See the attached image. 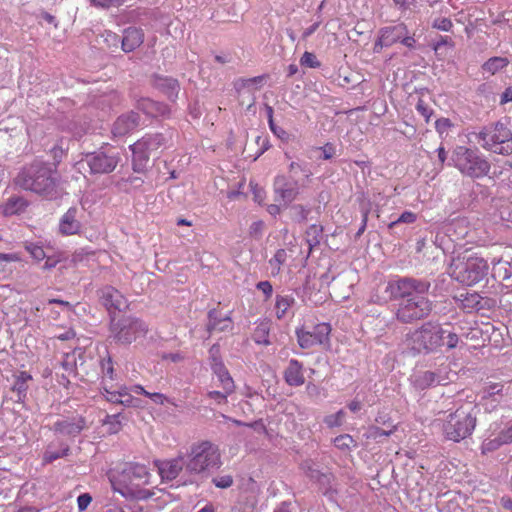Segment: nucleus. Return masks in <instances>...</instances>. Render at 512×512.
<instances>
[{
	"label": "nucleus",
	"instance_id": "58836bf2",
	"mask_svg": "<svg viewBox=\"0 0 512 512\" xmlns=\"http://www.w3.org/2000/svg\"><path fill=\"white\" fill-rule=\"evenodd\" d=\"M270 326L267 322L258 324L253 332L252 338L256 344L268 346L271 344L269 340Z\"/></svg>",
	"mask_w": 512,
	"mask_h": 512
},
{
	"label": "nucleus",
	"instance_id": "7c9ffc66",
	"mask_svg": "<svg viewBox=\"0 0 512 512\" xmlns=\"http://www.w3.org/2000/svg\"><path fill=\"white\" fill-rule=\"evenodd\" d=\"M506 434L504 430H501L497 435L491 434L487 438H485L481 445V450L483 454L493 452L500 448L502 445L510 444L509 441H506Z\"/></svg>",
	"mask_w": 512,
	"mask_h": 512
},
{
	"label": "nucleus",
	"instance_id": "864d4df0",
	"mask_svg": "<svg viewBox=\"0 0 512 512\" xmlns=\"http://www.w3.org/2000/svg\"><path fill=\"white\" fill-rule=\"evenodd\" d=\"M26 250L37 261H41L46 257L45 251L42 246L36 243H29L26 245Z\"/></svg>",
	"mask_w": 512,
	"mask_h": 512
},
{
	"label": "nucleus",
	"instance_id": "e2e57ef3",
	"mask_svg": "<svg viewBox=\"0 0 512 512\" xmlns=\"http://www.w3.org/2000/svg\"><path fill=\"white\" fill-rule=\"evenodd\" d=\"M92 501V497L89 493H83V494H80L77 498V505H78V509L79 511H84L87 509V507L90 505Z\"/></svg>",
	"mask_w": 512,
	"mask_h": 512
},
{
	"label": "nucleus",
	"instance_id": "f3484780",
	"mask_svg": "<svg viewBox=\"0 0 512 512\" xmlns=\"http://www.w3.org/2000/svg\"><path fill=\"white\" fill-rule=\"evenodd\" d=\"M86 428V420L79 415L58 419L51 430L56 434L67 437H76Z\"/></svg>",
	"mask_w": 512,
	"mask_h": 512
},
{
	"label": "nucleus",
	"instance_id": "603ef678",
	"mask_svg": "<svg viewBox=\"0 0 512 512\" xmlns=\"http://www.w3.org/2000/svg\"><path fill=\"white\" fill-rule=\"evenodd\" d=\"M300 64L309 68H319L321 66L320 61L317 60L316 56L311 52H304L300 58Z\"/></svg>",
	"mask_w": 512,
	"mask_h": 512
},
{
	"label": "nucleus",
	"instance_id": "69168bd1",
	"mask_svg": "<svg viewBox=\"0 0 512 512\" xmlns=\"http://www.w3.org/2000/svg\"><path fill=\"white\" fill-rule=\"evenodd\" d=\"M450 126L451 122L448 118H440L435 122V129L440 135L446 133Z\"/></svg>",
	"mask_w": 512,
	"mask_h": 512
},
{
	"label": "nucleus",
	"instance_id": "5fc2aeb1",
	"mask_svg": "<svg viewBox=\"0 0 512 512\" xmlns=\"http://www.w3.org/2000/svg\"><path fill=\"white\" fill-rule=\"evenodd\" d=\"M212 483L217 487L221 489H226L232 486L233 484V477L231 475H218L215 476L212 479Z\"/></svg>",
	"mask_w": 512,
	"mask_h": 512
},
{
	"label": "nucleus",
	"instance_id": "e433bc0d",
	"mask_svg": "<svg viewBox=\"0 0 512 512\" xmlns=\"http://www.w3.org/2000/svg\"><path fill=\"white\" fill-rule=\"evenodd\" d=\"M295 299L291 295H277L275 302V311L278 319L285 317L288 309L294 304Z\"/></svg>",
	"mask_w": 512,
	"mask_h": 512
},
{
	"label": "nucleus",
	"instance_id": "052dcab7",
	"mask_svg": "<svg viewBox=\"0 0 512 512\" xmlns=\"http://www.w3.org/2000/svg\"><path fill=\"white\" fill-rule=\"evenodd\" d=\"M256 288L265 295V300H268L273 294V287L269 281L258 282Z\"/></svg>",
	"mask_w": 512,
	"mask_h": 512
},
{
	"label": "nucleus",
	"instance_id": "a878e982",
	"mask_svg": "<svg viewBox=\"0 0 512 512\" xmlns=\"http://www.w3.org/2000/svg\"><path fill=\"white\" fill-rule=\"evenodd\" d=\"M284 379L289 386H301L305 382L303 365L296 359H291L284 371Z\"/></svg>",
	"mask_w": 512,
	"mask_h": 512
},
{
	"label": "nucleus",
	"instance_id": "5701e85b",
	"mask_svg": "<svg viewBox=\"0 0 512 512\" xmlns=\"http://www.w3.org/2000/svg\"><path fill=\"white\" fill-rule=\"evenodd\" d=\"M144 42V32L138 27H128L123 30L121 49L125 53L136 50Z\"/></svg>",
	"mask_w": 512,
	"mask_h": 512
},
{
	"label": "nucleus",
	"instance_id": "20e7f679",
	"mask_svg": "<svg viewBox=\"0 0 512 512\" xmlns=\"http://www.w3.org/2000/svg\"><path fill=\"white\" fill-rule=\"evenodd\" d=\"M469 139L492 153L500 155L512 153V132L506 124L500 121L470 132Z\"/></svg>",
	"mask_w": 512,
	"mask_h": 512
},
{
	"label": "nucleus",
	"instance_id": "6e6552de",
	"mask_svg": "<svg viewBox=\"0 0 512 512\" xmlns=\"http://www.w3.org/2000/svg\"><path fill=\"white\" fill-rule=\"evenodd\" d=\"M447 330L438 322L428 321L407 335L408 346L416 353H430L444 345Z\"/></svg>",
	"mask_w": 512,
	"mask_h": 512
},
{
	"label": "nucleus",
	"instance_id": "13d9d810",
	"mask_svg": "<svg viewBox=\"0 0 512 512\" xmlns=\"http://www.w3.org/2000/svg\"><path fill=\"white\" fill-rule=\"evenodd\" d=\"M233 392H226V390L223 391H209L207 393V396L213 400H215L218 404H226L227 403V397L232 394Z\"/></svg>",
	"mask_w": 512,
	"mask_h": 512
},
{
	"label": "nucleus",
	"instance_id": "c9c22d12",
	"mask_svg": "<svg viewBox=\"0 0 512 512\" xmlns=\"http://www.w3.org/2000/svg\"><path fill=\"white\" fill-rule=\"evenodd\" d=\"M302 468L305 474L313 481L320 484H326L330 481V475L322 473L312 462L306 461Z\"/></svg>",
	"mask_w": 512,
	"mask_h": 512
},
{
	"label": "nucleus",
	"instance_id": "f03ea898",
	"mask_svg": "<svg viewBox=\"0 0 512 512\" xmlns=\"http://www.w3.org/2000/svg\"><path fill=\"white\" fill-rule=\"evenodd\" d=\"M151 474L147 467L139 463H125L112 469L108 478L112 490L126 499L143 500L150 496L145 486L150 483Z\"/></svg>",
	"mask_w": 512,
	"mask_h": 512
},
{
	"label": "nucleus",
	"instance_id": "de8ad7c7",
	"mask_svg": "<svg viewBox=\"0 0 512 512\" xmlns=\"http://www.w3.org/2000/svg\"><path fill=\"white\" fill-rule=\"evenodd\" d=\"M345 418V412L343 410H339L334 414H330L324 417L323 422L329 428L340 427Z\"/></svg>",
	"mask_w": 512,
	"mask_h": 512
},
{
	"label": "nucleus",
	"instance_id": "393cba45",
	"mask_svg": "<svg viewBox=\"0 0 512 512\" xmlns=\"http://www.w3.org/2000/svg\"><path fill=\"white\" fill-rule=\"evenodd\" d=\"M407 34L408 29L404 23L383 27L379 30L381 42L384 43L386 47H390L394 43L400 41V39Z\"/></svg>",
	"mask_w": 512,
	"mask_h": 512
},
{
	"label": "nucleus",
	"instance_id": "c85d7f7f",
	"mask_svg": "<svg viewBox=\"0 0 512 512\" xmlns=\"http://www.w3.org/2000/svg\"><path fill=\"white\" fill-rule=\"evenodd\" d=\"M32 379L31 375L26 371H21L15 378L12 391L17 394L16 402L24 403L27 397L28 381Z\"/></svg>",
	"mask_w": 512,
	"mask_h": 512
},
{
	"label": "nucleus",
	"instance_id": "f257e3e1",
	"mask_svg": "<svg viewBox=\"0 0 512 512\" xmlns=\"http://www.w3.org/2000/svg\"><path fill=\"white\" fill-rule=\"evenodd\" d=\"M431 284L426 279L395 276L387 282L385 292L393 300L401 299L395 312L396 319L410 324L428 317L433 309L427 297Z\"/></svg>",
	"mask_w": 512,
	"mask_h": 512
},
{
	"label": "nucleus",
	"instance_id": "9d476101",
	"mask_svg": "<svg viewBox=\"0 0 512 512\" xmlns=\"http://www.w3.org/2000/svg\"><path fill=\"white\" fill-rule=\"evenodd\" d=\"M148 327L140 319L123 317L111 326V336L120 344H130L140 337H144Z\"/></svg>",
	"mask_w": 512,
	"mask_h": 512
},
{
	"label": "nucleus",
	"instance_id": "49530a36",
	"mask_svg": "<svg viewBox=\"0 0 512 512\" xmlns=\"http://www.w3.org/2000/svg\"><path fill=\"white\" fill-rule=\"evenodd\" d=\"M69 451L70 449L67 445H64L60 450H52L48 448L44 453L43 460L45 463H51L59 458L67 456Z\"/></svg>",
	"mask_w": 512,
	"mask_h": 512
},
{
	"label": "nucleus",
	"instance_id": "39448f33",
	"mask_svg": "<svg viewBox=\"0 0 512 512\" xmlns=\"http://www.w3.org/2000/svg\"><path fill=\"white\" fill-rule=\"evenodd\" d=\"M447 165L473 179L487 176L491 169L490 162L477 148L461 145L453 149Z\"/></svg>",
	"mask_w": 512,
	"mask_h": 512
},
{
	"label": "nucleus",
	"instance_id": "774afa93",
	"mask_svg": "<svg viewBox=\"0 0 512 512\" xmlns=\"http://www.w3.org/2000/svg\"><path fill=\"white\" fill-rule=\"evenodd\" d=\"M319 150L322 152L321 158L324 160L331 159L335 154V147L330 143H327L323 147H320Z\"/></svg>",
	"mask_w": 512,
	"mask_h": 512
},
{
	"label": "nucleus",
	"instance_id": "dca6fc26",
	"mask_svg": "<svg viewBox=\"0 0 512 512\" xmlns=\"http://www.w3.org/2000/svg\"><path fill=\"white\" fill-rule=\"evenodd\" d=\"M508 394V388L501 382H485L482 388L481 404L486 411L495 410Z\"/></svg>",
	"mask_w": 512,
	"mask_h": 512
},
{
	"label": "nucleus",
	"instance_id": "f8f14e48",
	"mask_svg": "<svg viewBox=\"0 0 512 512\" xmlns=\"http://www.w3.org/2000/svg\"><path fill=\"white\" fill-rule=\"evenodd\" d=\"M331 326L328 323H319L311 330L304 328L296 330L299 346L302 349H311L314 346H329Z\"/></svg>",
	"mask_w": 512,
	"mask_h": 512
},
{
	"label": "nucleus",
	"instance_id": "2f4dec72",
	"mask_svg": "<svg viewBox=\"0 0 512 512\" xmlns=\"http://www.w3.org/2000/svg\"><path fill=\"white\" fill-rule=\"evenodd\" d=\"M509 63L510 61L508 58L495 56L485 61L481 66V70L483 74L487 73L488 75H495L496 73L505 69Z\"/></svg>",
	"mask_w": 512,
	"mask_h": 512
},
{
	"label": "nucleus",
	"instance_id": "423d86ee",
	"mask_svg": "<svg viewBox=\"0 0 512 512\" xmlns=\"http://www.w3.org/2000/svg\"><path fill=\"white\" fill-rule=\"evenodd\" d=\"M443 422L442 430L446 439L459 442L470 436L476 426L474 408L460 407L456 411L437 418Z\"/></svg>",
	"mask_w": 512,
	"mask_h": 512
},
{
	"label": "nucleus",
	"instance_id": "c756f323",
	"mask_svg": "<svg viewBox=\"0 0 512 512\" xmlns=\"http://www.w3.org/2000/svg\"><path fill=\"white\" fill-rule=\"evenodd\" d=\"M208 319L207 329L210 333L215 331L222 332L231 329V319L228 316L219 318L216 310L209 311Z\"/></svg>",
	"mask_w": 512,
	"mask_h": 512
},
{
	"label": "nucleus",
	"instance_id": "ddd939ff",
	"mask_svg": "<svg viewBox=\"0 0 512 512\" xmlns=\"http://www.w3.org/2000/svg\"><path fill=\"white\" fill-rule=\"evenodd\" d=\"M119 153L113 149L100 150L86 155L85 162L92 173H111L118 165Z\"/></svg>",
	"mask_w": 512,
	"mask_h": 512
},
{
	"label": "nucleus",
	"instance_id": "bb28decb",
	"mask_svg": "<svg viewBox=\"0 0 512 512\" xmlns=\"http://www.w3.org/2000/svg\"><path fill=\"white\" fill-rule=\"evenodd\" d=\"M130 149L132 151L133 170L138 173L143 172L146 169L152 154L140 145L139 140L131 145Z\"/></svg>",
	"mask_w": 512,
	"mask_h": 512
},
{
	"label": "nucleus",
	"instance_id": "37998d69",
	"mask_svg": "<svg viewBox=\"0 0 512 512\" xmlns=\"http://www.w3.org/2000/svg\"><path fill=\"white\" fill-rule=\"evenodd\" d=\"M322 236V227L311 225L306 231L307 243L310 248L318 245Z\"/></svg>",
	"mask_w": 512,
	"mask_h": 512
},
{
	"label": "nucleus",
	"instance_id": "4468645a",
	"mask_svg": "<svg viewBox=\"0 0 512 512\" xmlns=\"http://www.w3.org/2000/svg\"><path fill=\"white\" fill-rule=\"evenodd\" d=\"M275 201L287 207L299 194V181L283 174L274 178Z\"/></svg>",
	"mask_w": 512,
	"mask_h": 512
},
{
	"label": "nucleus",
	"instance_id": "0e129e2a",
	"mask_svg": "<svg viewBox=\"0 0 512 512\" xmlns=\"http://www.w3.org/2000/svg\"><path fill=\"white\" fill-rule=\"evenodd\" d=\"M209 360L210 366L212 367L215 363H223L220 357V347L218 345H213L209 349Z\"/></svg>",
	"mask_w": 512,
	"mask_h": 512
},
{
	"label": "nucleus",
	"instance_id": "c03bdc74",
	"mask_svg": "<svg viewBox=\"0 0 512 512\" xmlns=\"http://www.w3.org/2000/svg\"><path fill=\"white\" fill-rule=\"evenodd\" d=\"M287 253L284 249L276 251L275 255L269 260L272 268V274L277 275L280 272L281 265L286 261Z\"/></svg>",
	"mask_w": 512,
	"mask_h": 512
},
{
	"label": "nucleus",
	"instance_id": "6e6d98bb",
	"mask_svg": "<svg viewBox=\"0 0 512 512\" xmlns=\"http://www.w3.org/2000/svg\"><path fill=\"white\" fill-rule=\"evenodd\" d=\"M91 5L103 9H108L110 7H118L124 3V0H89Z\"/></svg>",
	"mask_w": 512,
	"mask_h": 512
},
{
	"label": "nucleus",
	"instance_id": "9b49d317",
	"mask_svg": "<svg viewBox=\"0 0 512 512\" xmlns=\"http://www.w3.org/2000/svg\"><path fill=\"white\" fill-rule=\"evenodd\" d=\"M467 233L468 228L466 219H455L444 225L442 231H438L436 233L433 243L443 252H447L451 247V243L466 237Z\"/></svg>",
	"mask_w": 512,
	"mask_h": 512
},
{
	"label": "nucleus",
	"instance_id": "4be33fe9",
	"mask_svg": "<svg viewBox=\"0 0 512 512\" xmlns=\"http://www.w3.org/2000/svg\"><path fill=\"white\" fill-rule=\"evenodd\" d=\"M152 85L154 88L166 95L169 100L174 102L177 99L180 85L176 79L154 74L152 76Z\"/></svg>",
	"mask_w": 512,
	"mask_h": 512
},
{
	"label": "nucleus",
	"instance_id": "7ed1b4c3",
	"mask_svg": "<svg viewBox=\"0 0 512 512\" xmlns=\"http://www.w3.org/2000/svg\"><path fill=\"white\" fill-rule=\"evenodd\" d=\"M56 182L50 166L39 160L23 167L15 178V184L20 188L44 196L53 195Z\"/></svg>",
	"mask_w": 512,
	"mask_h": 512
},
{
	"label": "nucleus",
	"instance_id": "8fccbe9b",
	"mask_svg": "<svg viewBox=\"0 0 512 512\" xmlns=\"http://www.w3.org/2000/svg\"><path fill=\"white\" fill-rule=\"evenodd\" d=\"M433 372L436 374L437 380H441L440 385H446L448 382L452 381L451 375L456 376V373L449 369V365H441L436 370H433Z\"/></svg>",
	"mask_w": 512,
	"mask_h": 512
},
{
	"label": "nucleus",
	"instance_id": "cd10ccee",
	"mask_svg": "<svg viewBox=\"0 0 512 512\" xmlns=\"http://www.w3.org/2000/svg\"><path fill=\"white\" fill-rule=\"evenodd\" d=\"M213 373L216 375L220 386L223 390H226V392H234L235 390V384L230 376L228 370L226 369L224 363H215L211 367Z\"/></svg>",
	"mask_w": 512,
	"mask_h": 512
},
{
	"label": "nucleus",
	"instance_id": "412c9836",
	"mask_svg": "<svg viewBox=\"0 0 512 512\" xmlns=\"http://www.w3.org/2000/svg\"><path fill=\"white\" fill-rule=\"evenodd\" d=\"M99 297L101 303L107 310L121 311L127 306L124 296L112 286H105L99 290Z\"/></svg>",
	"mask_w": 512,
	"mask_h": 512
},
{
	"label": "nucleus",
	"instance_id": "338daca9",
	"mask_svg": "<svg viewBox=\"0 0 512 512\" xmlns=\"http://www.w3.org/2000/svg\"><path fill=\"white\" fill-rule=\"evenodd\" d=\"M148 398H150L155 404L164 405L166 403H170L174 405V402L162 393H149Z\"/></svg>",
	"mask_w": 512,
	"mask_h": 512
},
{
	"label": "nucleus",
	"instance_id": "79ce46f5",
	"mask_svg": "<svg viewBox=\"0 0 512 512\" xmlns=\"http://www.w3.org/2000/svg\"><path fill=\"white\" fill-rule=\"evenodd\" d=\"M333 443L336 448L341 451H349L352 447H356V441L349 434L339 435L334 438Z\"/></svg>",
	"mask_w": 512,
	"mask_h": 512
},
{
	"label": "nucleus",
	"instance_id": "a18cd8bd",
	"mask_svg": "<svg viewBox=\"0 0 512 512\" xmlns=\"http://www.w3.org/2000/svg\"><path fill=\"white\" fill-rule=\"evenodd\" d=\"M483 300L484 298L480 296L478 293H471L466 295L463 301V305L466 308L480 310L485 307V304L482 303Z\"/></svg>",
	"mask_w": 512,
	"mask_h": 512
},
{
	"label": "nucleus",
	"instance_id": "72a5a7b5",
	"mask_svg": "<svg viewBox=\"0 0 512 512\" xmlns=\"http://www.w3.org/2000/svg\"><path fill=\"white\" fill-rule=\"evenodd\" d=\"M27 207V201L22 197H10L3 206V212L6 216L15 215L23 212Z\"/></svg>",
	"mask_w": 512,
	"mask_h": 512
},
{
	"label": "nucleus",
	"instance_id": "a19ab883",
	"mask_svg": "<svg viewBox=\"0 0 512 512\" xmlns=\"http://www.w3.org/2000/svg\"><path fill=\"white\" fill-rule=\"evenodd\" d=\"M101 373H102V386H104V382L108 384H113L115 380V372L114 366L112 363V359L110 357L103 358L100 361Z\"/></svg>",
	"mask_w": 512,
	"mask_h": 512
},
{
	"label": "nucleus",
	"instance_id": "bf43d9fd",
	"mask_svg": "<svg viewBox=\"0 0 512 512\" xmlns=\"http://www.w3.org/2000/svg\"><path fill=\"white\" fill-rule=\"evenodd\" d=\"M391 434V431H386L380 427L373 426L369 429L368 438L379 440L381 437H387Z\"/></svg>",
	"mask_w": 512,
	"mask_h": 512
},
{
	"label": "nucleus",
	"instance_id": "ea45409f",
	"mask_svg": "<svg viewBox=\"0 0 512 512\" xmlns=\"http://www.w3.org/2000/svg\"><path fill=\"white\" fill-rule=\"evenodd\" d=\"M122 388L123 386H119L117 384H108L104 382V386H102L101 389L107 401L119 404V402L121 401L120 398L121 396H123Z\"/></svg>",
	"mask_w": 512,
	"mask_h": 512
},
{
	"label": "nucleus",
	"instance_id": "0eeeda50",
	"mask_svg": "<svg viewBox=\"0 0 512 512\" xmlns=\"http://www.w3.org/2000/svg\"><path fill=\"white\" fill-rule=\"evenodd\" d=\"M488 272L487 261L478 256H458L453 258L448 274L457 282L471 286L481 281Z\"/></svg>",
	"mask_w": 512,
	"mask_h": 512
},
{
	"label": "nucleus",
	"instance_id": "473e14b6",
	"mask_svg": "<svg viewBox=\"0 0 512 512\" xmlns=\"http://www.w3.org/2000/svg\"><path fill=\"white\" fill-rule=\"evenodd\" d=\"M264 80V75L252 78H239L235 81L234 86L235 89L239 92L245 89H247L249 92H252L260 88L263 85Z\"/></svg>",
	"mask_w": 512,
	"mask_h": 512
},
{
	"label": "nucleus",
	"instance_id": "b1692460",
	"mask_svg": "<svg viewBox=\"0 0 512 512\" xmlns=\"http://www.w3.org/2000/svg\"><path fill=\"white\" fill-rule=\"evenodd\" d=\"M137 108L150 117H168L171 114V108L162 103L149 98H143L138 101Z\"/></svg>",
	"mask_w": 512,
	"mask_h": 512
},
{
	"label": "nucleus",
	"instance_id": "2eb2a0df",
	"mask_svg": "<svg viewBox=\"0 0 512 512\" xmlns=\"http://www.w3.org/2000/svg\"><path fill=\"white\" fill-rule=\"evenodd\" d=\"M85 209L83 206L70 207L59 220V233L63 236L77 235L83 228Z\"/></svg>",
	"mask_w": 512,
	"mask_h": 512
},
{
	"label": "nucleus",
	"instance_id": "4d7b16f0",
	"mask_svg": "<svg viewBox=\"0 0 512 512\" xmlns=\"http://www.w3.org/2000/svg\"><path fill=\"white\" fill-rule=\"evenodd\" d=\"M432 26L435 29L447 32V31H450V29L452 28L453 24H452V21L449 18L440 17V18H436L433 21Z\"/></svg>",
	"mask_w": 512,
	"mask_h": 512
},
{
	"label": "nucleus",
	"instance_id": "680f3d73",
	"mask_svg": "<svg viewBox=\"0 0 512 512\" xmlns=\"http://www.w3.org/2000/svg\"><path fill=\"white\" fill-rule=\"evenodd\" d=\"M416 110L418 113L425 118V121L428 122L432 115V110L426 105L423 100H419L416 104Z\"/></svg>",
	"mask_w": 512,
	"mask_h": 512
},
{
	"label": "nucleus",
	"instance_id": "09e8293b",
	"mask_svg": "<svg viewBox=\"0 0 512 512\" xmlns=\"http://www.w3.org/2000/svg\"><path fill=\"white\" fill-rule=\"evenodd\" d=\"M120 413L113 415H106L103 419V425L108 426V432L110 434L117 433L121 428V422L119 420Z\"/></svg>",
	"mask_w": 512,
	"mask_h": 512
},
{
	"label": "nucleus",
	"instance_id": "4c0bfd02",
	"mask_svg": "<svg viewBox=\"0 0 512 512\" xmlns=\"http://www.w3.org/2000/svg\"><path fill=\"white\" fill-rule=\"evenodd\" d=\"M288 171L290 173L289 177L293 179H297V176L300 173L307 179L312 176L310 165L305 161H292L288 166Z\"/></svg>",
	"mask_w": 512,
	"mask_h": 512
},
{
	"label": "nucleus",
	"instance_id": "aec40b11",
	"mask_svg": "<svg viewBox=\"0 0 512 512\" xmlns=\"http://www.w3.org/2000/svg\"><path fill=\"white\" fill-rule=\"evenodd\" d=\"M141 122V117L138 112L129 111L121 114L114 121L111 133L114 137H124L135 131Z\"/></svg>",
	"mask_w": 512,
	"mask_h": 512
},
{
	"label": "nucleus",
	"instance_id": "a211bd4d",
	"mask_svg": "<svg viewBox=\"0 0 512 512\" xmlns=\"http://www.w3.org/2000/svg\"><path fill=\"white\" fill-rule=\"evenodd\" d=\"M154 465L163 481H172L179 476L181 471L186 472V460L183 455L169 460H155Z\"/></svg>",
	"mask_w": 512,
	"mask_h": 512
},
{
	"label": "nucleus",
	"instance_id": "6ab92c4d",
	"mask_svg": "<svg viewBox=\"0 0 512 512\" xmlns=\"http://www.w3.org/2000/svg\"><path fill=\"white\" fill-rule=\"evenodd\" d=\"M173 132L166 130L163 133H149L144 135L140 145L148 150L152 155L162 152L164 149L172 146Z\"/></svg>",
	"mask_w": 512,
	"mask_h": 512
},
{
	"label": "nucleus",
	"instance_id": "3c124183",
	"mask_svg": "<svg viewBox=\"0 0 512 512\" xmlns=\"http://www.w3.org/2000/svg\"><path fill=\"white\" fill-rule=\"evenodd\" d=\"M417 219V215L411 211L403 212L395 221H392L389 224V229H393L400 223L411 224L414 223Z\"/></svg>",
	"mask_w": 512,
	"mask_h": 512
},
{
	"label": "nucleus",
	"instance_id": "1a4fd4ad",
	"mask_svg": "<svg viewBox=\"0 0 512 512\" xmlns=\"http://www.w3.org/2000/svg\"><path fill=\"white\" fill-rule=\"evenodd\" d=\"M186 474H199L221 465L219 449L209 441L194 444L185 456Z\"/></svg>",
	"mask_w": 512,
	"mask_h": 512
},
{
	"label": "nucleus",
	"instance_id": "f704fd0d",
	"mask_svg": "<svg viewBox=\"0 0 512 512\" xmlns=\"http://www.w3.org/2000/svg\"><path fill=\"white\" fill-rule=\"evenodd\" d=\"M433 370L424 371L415 376L414 383L420 389H426L430 386L441 384V380H437V376Z\"/></svg>",
	"mask_w": 512,
	"mask_h": 512
}]
</instances>
